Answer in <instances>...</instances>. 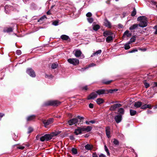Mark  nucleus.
<instances>
[{
	"label": "nucleus",
	"instance_id": "nucleus-62",
	"mask_svg": "<svg viewBox=\"0 0 157 157\" xmlns=\"http://www.w3.org/2000/svg\"><path fill=\"white\" fill-rule=\"evenodd\" d=\"M147 112L148 114H150L152 113V112L150 110H148L147 111Z\"/></svg>",
	"mask_w": 157,
	"mask_h": 157
},
{
	"label": "nucleus",
	"instance_id": "nucleus-41",
	"mask_svg": "<svg viewBox=\"0 0 157 157\" xmlns=\"http://www.w3.org/2000/svg\"><path fill=\"white\" fill-rule=\"evenodd\" d=\"M144 84L145 87L146 88H148L150 86L149 84L147 83L146 81H145L144 82Z\"/></svg>",
	"mask_w": 157,
	"mask_h": 157
},
{
	"label": "nucleus",
	"instance_id": "nucleus-39",
	"mask_svg": "<svg viewBox=\"0 0 157 157\" xmlns=\"http://www.w3.org/2000/svg\"><path fill=\"white\" fill-rule=\"evenodd\" d=\"M136 14V10L135 8H134L133 11L131 13V15L132 16H135Z\"/></svg>",
	"mask_w": 157,
	"mask_h": 157
},
{
	"label": "nucleus",
	"instance_id": "nucleus-30",
	"mask_svg": "<svg viewBox=\"0 0 157 157\" xmlns=\"http://www.w3.org/2000/svg\"><path fill=\"white\" fill-rule=\"evenodd\" d=\"M112 80H109L108 81H106L105 79H104L102 80V82L104 84H110L112 82Z\"/></svg>",
	"mask_w": 157,
	"mask_h": 157
},
{
	"label": "nucleus",
	"instance_id": "nucleus-56",
	"mask_svg": "<svg viewBox=\"0 0 157 157\" xmlns=\"http://www.w3.org/2000/svg\"><path fill=\"white\" fill-rule=\"evenodd\" d=\"M95 66V64L92 63L90 64L89 65V67H93Z\"/></svg>",
	"mask_w": 157,
	"mask_h": 157
},
{
	"label": "nucleus",
	"instance_id": "nucleus-38",
	"mask_svg": "<svg viewBox=\"0 0 157 157\" xmlns=\"http://www.w3.org/2000/svg\"><path fill=\"white\" fill-rule=\"evenodd\" d=\"M135 40L136 37L135 36H133L131 38L130 41L129 42L131 43L132 42H134L135 41Z\"/></svg>",
	"mask_w": 157,
	"mask_h": 157
},
{
	"label": "nucleus",
	"instance_id": "nucleus-8",
	"mask_svg": "<svg viewBox=\"0 0 157 157\" xmlns=\"http://www.w3.org/2000/svg\"><path fill=\"white\" fill-rule=\"evenodd\" d=\"M78 122V119L75 118L70 119L68 121V123L70 125H73L77 123Z\"/></svg>",
	"mask_w": 157,
	"mask_h": 157
},
{
	"label": "nucleus",
	"instance_id": "nucleus-51",
	"mask_svg": "<svg viewBox=\"0 0 157 157\" xmlns=\"http://www.w3.org/2000/svg\"><path fill=\"white\" fill-rule=\"evenodd\" d=\"M89 107L90 108H93L94 105L92 103H90L89 105Z\"/></svg>",
	"mask_w": 157,
	"mask_h": 157
},
{
	"label": "nucleus",
	"instance_id": "nucleus-6",
	"mask_svg": "<svg viewBox=\"0 0 157 157\" xmlns=\"http://www.w3.org/2000/svg\"><path fill=\"white\" fill-rule=\"evenodd\" d=\"M27 73L32 77H34L36 76L34 71L31 68L28 69L27 70Z\"/></svg>",
	"mask_w": 157,
	"mask_h": 157
},
{
	"label": "nucleus",
	"instance_id": "nucleus-43",
	"mask_svg": "<svg viewBox=\"0 0 157 157\" xmlns=\"http://www.w3.org/2000/svg\"><path fill=\"white\" fill-rule=\"evenodd\" d=\"M4 32H10V29L9 28H5L4 29Z\"/></svg>",
	"mask_w": 157,
	"mask_h": 157
},
{
	"label": "nucleus",
	"instance_id": "nucleus-11",
	"mask_svg": "<svg viewBox=\"0 0 157 157\" xmlns=\"http://www.w3.org/2000/svg\"><path fill=\"white\" fill-rule=\"evenodd\" d=\"M121 106V105L120 104H116L110 107L109 109L111 111H114L117 108Z\"/></svg>",
	"mask_w": 157,
	"mask_h": 157
},
{
	"label": "nucleus",
	"instance_id": "nucleus-36",
	"mask_svg": "<svg viewBox=\"0 0 157 157\" xmlns=\"http://www.w3.org/2000/svg\"><path fill=\"white\" fill-rule=\"evenodd\" d=\"M58 66V64L56 63H53L52 64L51 67L53 69L56 68Z\"/></svg>",
	"mask_w": 157,
	"mask_h": 157
},
{
	"label": "nucleus",
	"instance_id": "nucleus-64",
	"mask_svg": "<svg viewBox=\"0 0 157 157\" xmlns=\"http://www.w3.org/2000/svg\"><path fill=\"white\" fill-rule=\"evenodd\" d=\"M47 14L48 15H50V14L51 13L50 12V11H48L47 12Z\"/></svg>",
	"mask_w": 157,
	"mask_h": 157
},
{
	"label": "nucleus",
	"instance_id": "nucleus-28",
	"mask_svg": "<svg viewBox=\"0 0 157 157\" xmlns=\"http://www.w3.org/2000/svg\"><path fill=\"white\" fill-rule=\"evenodd\" d=\"M5 10L6 13H9L10 8L8 5H6L5 6Z\"/></svg>",
	"mask_w": 157,
	"mask_h": 157
},
{
	"label": "nucleus",
	"instance_id": "nucleus-63",
	"mask_svg": "<svg viewBox=\"0 0 157 157\" xmlns=\"http://www.w3.org/2000/svg\"><path fill=\"white\" fill-rule=\"evenodd\" d=\"M87 124H90V121H86L85 122Z\"/></svg>",
	"mask_w": 157,
	"mask_h": 157
},
{
	"label": "nucleus",
	"instance_id": "nucleus-54",
	"mask_svg": "<svg viewBox=\"0 0 157 157\" xmlns=\"http://www.w3.org/2000/svg\"><path fill=\"white\" fill-rule=\"evenodd\" d=\"M154 28L155 29L156 31L155 32V34H157V25H155L154 27Z\"/></svg>",
	"mask_w": 157,
	"mask_h": 157
},
{
	"label": "nucleus",
	"instance_id": "nucleus-42",
	"mask_svg": "<svg viewBox=\"0 0 157 157\" xmlns=\"http://www.w3.org/2000/svg\"><path fill=\"white\" fill-rule=\"evenodd\" d=\"M45 18H46V17L45 15H44L40 18V19L38 20V21L40 22L41 21H42Z\"/></svg>",
	"mask_w": 157,
	"mask_h": 157
},
{
	"label": "nucleus",
	"instance_id": "nucleus-35",
	"mask_svg": "<svg viewBox=\"0 0 157 157\" xmlns=\"http://www.w3.org/2000/svg\"><path fill=\"white\" fill-rule=\"evenodd\" d=\"M113 144L115 145H118L119 144L118 141L116 139H114L113 141Z\"/></svg>",
	"mask_w": 157,
	"mask_h": 157
},
{
	"label": "nucleus",
	"instance_id": "nucleus-16",
	"mask_svg": "<svg viewBox=\"0 0 157 157\" xmlns=\"http://www.w3.org/2000/svg\"><path fill=\"white\" fill-rule=\"evenodd\" d=\"M60 38L63 40H68L70 41L71 40L70 38L67 35H63L60 36Z\"/></svg>",
	"mask_w": 157,
	"mask_h": 157
},
{
	"label": "nucleus",
	"instance_id": "nucleus-46",
	"mask_svg": "<svg viewBox=\"0 0 157 157\" xmlns=\"http://www.w3.org/2000/svg\"><path fill=\"white\" fill-rule=\"evenodd\" d=\"M16 53L17 55H20L21 53V51L20 50H18L16 51Z\"/></svg>",
	"mask_w": 157,
	"mask_h": 157
},
{
	"label": "nucleus",
	"instance_id": "nucleus-18",
	"mask_svg": "<svg viewBox=\"0 0 157 157\" xmlns=\"http://www.w3.org/2000/svg\"><path fill=\"white\" fill-rule=\"evenodd\" d=\"M96 93L99 95L106 94V90H100L96 91Z\"/></svg>",
	"mask_w": 157,
	"mask_h": 157
},
{
	"label": "nucleus",
	"instance_id": "nucleus-45",
	"mask_svg": "<svg viewBox=\"0 0 157 157\" xmlns=\"http://www.w3.org/2000/svg\"><path fill=\"white\" fill-rule=\"evenodd\" d=\"M147 104H145L143 105L142 106H141V109H145L147 108Z\"/></svg>",
	"mask_w": 157,
	"mask_h": 157
},
{
	"label": "nucleus",
	"instance_id": "nucleus-3",
	"mask_svg": "<svg viewBox=\"0 0 157 157\" xmlns=\"http://www.w3.org/2000/svg\"><path fill=\"white\" fill-rule=\"evenodd\" d=\"M60 103V102L57 101H47L45 103V105H52L53 106H58Z\"/></svg>",
	"mask_w": 157,
	"mask_h": 157
},
{
	"label": "nucleus",
	"instance_id": "nucleus-55",
	"mask_svg": "<svg viewBox=\"0 0 157 157\" xmlns=\"http://www.w3.org/2000/svg\"><path fill=\"white\" fill-rule=\"evenodd\" d=\"M99 157H106V156L105 155L103 154H101L99 155Z\"/></svg>",
	"mask_w": 157,
	"mask_h": 157
},
{
	"label": "nucleus",
	"instance_id": "nucleus-22",
	"mask_svg": "<svg viewBox=\"0 0 157 157\" xmlns=\"http://www.w3.org/2000/svg\"><path fill=\"white\" fill-rule=\"evenodd\" d=\"M98 105H100L104 102V100L101 98H98L96 101Z\"/></svg>",
	"mask_w": 157,
	"mask_h": 157
},
{
	"label": "nucleus",
	"instance_id": "nucleus-2",
	"mask_svg": "<svg viewBox=\"0 0 157 157\" xmlns=\"http://www.w3.org/2000/svg\"><path fill=\"white\" fill-rule=\"evenodd\" d=\"M137 21H140V23L138 24L139 26L144 27L147 25V18L144 16L139 17L137 18Z\"/></svg>",
	"mask_w": 157,
	"mask_h": 157
},
{
	"label": "nucleus",
	"instance_id": "nucleus-12",
	"mask_svg": "<svg viewBox=\"0 0 157 157\" xmlns=\"http://www.w3.org/2000/svg\"><path fill=\"white\" fill-rule=\"evenodd\" d=\"M97 94L94 92L92 93L87 98L88 100L91 99H94L96 98L97 96Z\"/></svg>",
	"mask_w": 157,
	"mask_h": 157
},
{
	"label": "nucleus",
	"instance_id": "nucleus-60",
	"mask_svg": "<svg viewBox=\"0 0 157 157\" xmlns=\"http://www.w3.org/2000/svg\"><path fill=\"white\" fill-rule=\"evenodd\" d=\"M83 89L85 90H87V86H85V87H84L83 88Z\"/></svg>",
	"mask_w": 157,
	"mask_h": 157
},
{
	"label": "nucleus",
	"instance_id": "nucleus-34",
	"mask_svg": "<svg viewBox=\"0 0 157 157\" xmlns=\"http://www.w3.org/2000/svg\"><path fill=\"white\" fill-rule=\"evenodd\" d=\"M104 147H105V151L106 152L107 155H109L110 153L109 152V150L106 145H105Z\"/></svg>",
	"mask_w": 157,
	"mask_h": 157
},
{
	"label": "nucleus",
	"instance_id": "nucleus-59",
	"mask_svg": "<svg viewBox=\"0 0 157 157\" xmlns=\"http://www.w3.org/2000/svg\"><path fill=\"white\" fill-rule=\"evenodd\" d=\"M90 123H91L94 124V123H95V121L94 120H92V121H90Z\"/></svg>",
	"mask_w": 157,
	"mask_h": 157
},
{
	"label": "nucleus",
	"instance_id": "nucleus-23",
	"mask_svg": "<svg viewBox=\"0 0 157 157\" xmlns=\"http://www.w3.org/2000/svg\"><path fill=\"white\" fill-rule=\"evenodd\" d=\"M106 40L107 42L109 43L110 42L113 41V37L111 35L109 36L106 38Z\"/></svg>",
	"mask_w": 157,
	"mask_h": 157
},
{
	"label": "nucleus",
	"instance_id": "nucleus-53",
	"mask_svg": "<svg viewBox=\"0 0 157 157\" xmlns=\"http://www.w3.org/2000/svg\"><path fill=\"white\" fill-rule=\"evenodd\" d=\"M137 49H133L129 52L130 53H133L136 52H137Z\"/></svg>",
	"mask_w": 157,
	"mask_h": 157
},
{
	"label": "nucleus",
	"instance_id": "nucleus-7",
	"mask_svg": "<svg viewBox=\"0 0 157 157\" xmlns=\"http://www.w3.org/2000/svg\"><path fill=\"white\" fill-rule=\"evenodd\" d=\"M53 118H50L48 120H44L43 122L44 125L45 127H46L47 125L50 124L51 123L53 122Z\"/></svg>",
	"mask_w": 157,
	"mask_h": 157
},
{
	"label": "nucleus",
	"instance_id": "nucleus-20",
	"mask_svg": "<svg viewBox=\"0 0 157 157\" xmlns=\"http://www.w3.org/2000/svg\"><path fill=\"white\" fill-rule=\"evenodd\" d=\"M142 105V102L140 101H137L135 102L134 104L135 107L138 108L141 106Z\"/></svg>",
	"mask_w": 157,
	"mask_h": 157
},
{
	"label": "nucleus",
	"instance_id": "nucleus-31",
	"mask_svg": "<svg viewBox=\"0 0 157 157\" xmlns=\"http://www.w3.org/2000/svg\"><path fill=\"white\" fill-rule=\"evenodd\" d=\"M101 52V50H98L96 51V52L93 54V55L91 56H93L95 55H98L99 54H100Z\"/></svg>",
	"mask_w": 157,
	"mask_h": 157
},
{
	"label": "nucleus",
	"instance_id": "nucleus-26",
	"mask_svg": "<svg viewBox=\"0 0 157 157\" xmlns=\"http://www.w3.org/2000/svg\"><path fill=\"white\" fill-rule=\"evenodd\" d=\"M130 114L131 116L135 115L136 113V110L130 109Z\"/></svg>",
	"mask_w": 157,
	"mask_h": 157
},
{
	"label": "nucleus",
	"instance_id": "nucleus-32",
	"mask_svg": "<svg viewBox=\"0 0 157 157\" xmlns=\"http://www.w3.org/2000/svg\"><path fill=\"white\" fill-rule=\"evenodd\" d=\"M118 112L120 114H123L124 113V110L123 108H120L118 109Z\"/></svg>",
	"mask_w": 157,
	"mask_h": 157
},
{
	"label": "nucleus",
	"instance_id": "nucleus-29",
	"mask_svg": "<svg viewBox=\"0 0 157 157\" xmlns=\"http://www.w3.org/2000/svg\"><path fill=\"white\" fill-rule=\"evenodd\" d=\"M100 28V26L98 25H94L93 27V29L95 31H97Z\"/></svg>",
	"mask_w": 157,
	"mask_h": 157
},
{
	"label": "nucleus",
	"instance_id": "nucleus-1",
	"mask_svg": "<svg viewBox=\"0 0 157 157\" xmlns=\"http://www.w3.org/2000/svg\"><path fill=\"white\" fill-rule=\"evenodd\" d=\"M60 132L59 131H55L50 134H46L40 137V140L42 142L45 140L48 141L51 140L53 137L58 135Z\"/></svg>",
	"mask_w": 157,
	"mask_h": 157
},
{
	"label": "nucleus",
	"instance_id": "nucleus-61",
	"mask_svg": "<svg viewBox=\"0 0 157 157\" xmlns=\"http://www.w3.org/2000/svg\"><path fill=\"white\" fill-rule=\"evenodd\" d=\"M154 86H157V82H154Z\"/></svg>",
	"mask_w": 157,
	"mask_h": 157
},
{
	"label": "nucleus",
	"instance_id": "nucleus-25",
	"mask_svg": "<svg viewBox=\"0 0 157 157\" xmlns=\"http://www.w3.org/2000/svg\"><path fill=\"white\" fill-rule=\"evenodd\" d=\"M14 146L16 147L17 149L21 150H23L24 149L25 147V146H23V145H15Z\"/></svg>",
	"mask_w": 157,
	"mask_h": 157
},
{
	"label": "nucleus",
	"instance_id": "nucleus-19",
	"mask_svg": "<svg viewBox=\"0 0 157 157\" xmlns=\"http://www.w3.org/2000/svg\"><path fill=\"white\" fill-rule=\"evenodd\" d=\"M93 146L90 144H87L85 146V148L87 150H91L93 148Z\"/></svg>",
	"mask_w": 157,
	"mask_h": 157
},
{
	"label": "nucleus",
	"instance_id": "nucleus-21",
	"mask_svg": "<svg viewBox=\"0 0 157 157\" xmlns=\"http://www.w3.org/2000/svg\"><path fill=\"white\" fill-rule=\"evenodd\" d=\"M35 118V115H32L28 117L27 118V120L28 121H31L34 120Z\"/></svg>",
	"mask_w": 157,
	"mask_h": 157
},
{
	"label": "nucleus",
	"instance_id": "nucleus-37",
	"mask_svg": "<svg viewBox=\"0 0 157 157\" xmlns=\"http://www.w3.org/2000/svg\"><path fill=\"white\" fill-rule=\"evenodd\" d=\"M71 151L73 154H76L77 153V151L76 148H72Z\"/></svg>",
	"mask_w": 157,
	"mask_h": 157
},
{
	"label": "nucleus",
	"instance_id": "nucleus-52",
	"mask_svg": "<svg viewBox=\"0 0 157 157\" xmlns=\"http://www.w3.org/2000/svg\"><path fill=\"white\" fill-rule=\"evenodd\" d=\"M146 106H147V108H148L149 109L151 108V105H150V104L147 105V104Z\"/></svg>",
	"mask_w": 157,
	"mask_h": 157
},
{
	"label": "nucleus",
	"instance_id": "nucleus-13",
	"mask_svg": "<svg viewBox=\"0 0 157 157\" xmlns=\"http://www.w3.org/2000/svg\"><path fill=\"white\" fill-rule=\"evenodd\" d=\"M104 25L109 28H111L112 27V25L111 23L106 19H105L104 20Z\"/></svg>",
	"mask_w": 157,
	"mask_h": 157
},
{
	"label": "nucleus",
	"instance_id": "nucleus-10",
	"mask_svg": "<svg viewBox=\"0 0 157 157\" xmlns=\"http://www.w3.org/2000/svg\"><path fill=\"white\" fill-rule=\"evenodd\" d=\"M105 132L107 137L110 138L111 137L110 133V128L109 126H107L105 128Z\"/></svg>",
	"mask_w": 157,
	"mask_h": 157
},
{
	"label": "nucleus",
	"instance_id": "nucleus-40",
	"mask_svg": "<svg viewBox=\"0 0 157 157\" xmlns=\"http://www.w3.org/2000/svg\"><path fill=\"white\" fill-rule=\"evenodd\" d=\"M88 21L90 23H92L93 21V19L92 17H89L87 18Z\"/></svg>",
	"mask_w": 157,
	"mask_h": 157
},
{
	"label": "nucleus",
	"instance_id": "nucleus-4",
	"mask_svg": "<svg viewBox=\"0 0 157 157\" xmlns=\"http://www.w3.org/2000/svg\"><path fill=\"white\" fill-rule=\"evenodd\" d=\"M68 62L74 65H77L79 63V60L75 58H70L67 60Z\"/></svg>",
	"mask_w": 157,
	"mask_h": 157
},
{
	"label": "nucleus",
	"instance_id": "nucleus-48",
	"mask_svg": "<svg viewBox=\"0 0 157 157\" xmlns=\"http://www.w3.org/2000/svg\"><path fill=\"white\" fill-rule=\"evenodd\" d=\"M58 22L56 21H55L53 22V25L56 26L58 25Z\"/></svg>",
	"mask_w": 157,
	"mask_h": 157
},
{
	"label": "nucleus",
	"instance_id": "nucleus-58",
	"mask_svg": "<svg viewBox=\"0 0 157 157\" xmlns=\"http://www.w3.org/2000/svg\"><path fill=\"white\" fill-rule=\"evenodd\" d=\"M118 26H119V27H120V28H123V25H122L121 24H119L118 25Z\"/></svg>",
	"mask_w": 157,
	"mask_h": 157
},
{
	"label": "nucleus",
	"instance_id": "nucleus-49",
	"mask_svg": "<svg viewBox=\"0 0 157 157\" xmlns=\"http://www.w3.org/2000/svg\"><path fill=\"white\" fill-rule=\"evenodd\" d=\"M106 94H107L108 93H112L113 92V90H110L108 91L106 90Z\"/></svg>",
	"mask_w": 157,
	"mask_h": 157
},
{
	"label": "nucleus",
	"instance_id": "nucleus-47",
	"mask_svg": "<svg viewBox=\"0 0 157 157\" xmlns=\"http://www.w3.org/2000/svg\"><path fill=\"white\" fill-rule=\"evenodd\" d=\"M86 16L88 17H90L92 16V14L90 12H88L86 13Z\"/></svg>",
	"mask_w": 157,
	"mask_h": 157
},
{
	"label": "nucleus",
	"instance_id": "nucleus-9",
	"mask_svg": "<svg viewBox=\"0 0 157 157\" xmlns=\"http://www.w3.org/2000/svg\"><path fill=\"white\" fill-rule=\"evenodd\" d=\"M82 130V132H89L91 131L92 129V127L91 126H83L81 127Z\"/></svg>",
	"mask_w": 157,
	"mask_h": 157
},
{
	"label": "nucleus",
	"instance_id": "nucleus-27",
	"mask_svg": "<svg viewBox=\"0 0 157 157\" xmlns=\"http://www.w3.org/2000/svg\"><path fill=\"white\" fill-rule=\"evenodd\" d=\"M131 36V34L129 33V31H126L123 34V36H126L128 37H129Z\"/></svg>",
	"mask_w": 157,
	"mask_h": 157
},
{
	"label": "nucleus",
	"instance_id": "nucleus-24",
	"mask_svg": "<svg viewBox=\"0 0 157 157\" xmlns=\"http://www.w3.org/2000/svg\"><path fill=\"white\" fill-rule=\"evenodd\" d=\"M138 25L137 24H134L132 26H131L129 28V29L131 30H134L136 29V28H137Z\"/></svg>",
	"mask_w": 157,
	"mask_h": 157
},
{
	"label": "nucleus",
	"instance_id": "nucleus-44",
	"mask_svg": "<svg viewBox=\"0 0 157 157\" xmlns=\"http://www.w3.org/2000/svg\"><path fill=\"white\" fill-rule=\"evenodd\" d=\"M33 130V129L32 127H29L28 128V133H30L32 132Z\"/></svg>",
	"mask_w": 157,
	"mask_h": 157
},
{
	"label": "nucleus",
	"instance_id": "nucleus-15",
	"mask_svg": "<svg viewBox=\"0 0 157 157\" xmlns=\"http://www.w3.org/2000/svg\"><path fill=\"white\" fill-rule=\"evenodd\" d=\"M82 127H78L77 129H76L75 131V133L76 135H78L79 134H81L82 132Z\"/></svg>",
	"mask_w": 157,
	"mask_h": 157
},
{
	"label": "nucleus",
	"instance_id": "nucleus-14",
	"mask_svg": "<svg viewBox=\"0 0 157 157\" xmlns=\"http://www.w3.org/2000/svg\"><path fill=\"white\" fill-rule=\"evenodd\" d=\"M122 119V115H118L115 117L114 119L117 123H118L121 122Z\"/></svg>",
	"mask_w": 157,
	"mask_h": 157
},
{
	"label": "nucleus",
	"instance_id": "nucleus-17",
	"mask_svg": "<svg viewBox=\"0 0 157 157\" xmlns=\"http://www.w3.org/2000/svg\"><path fill=\"white\" fill-rule=\"evenodd\" d=\"M103 36L105 37L110 36L113 34L112 32L110 31H106L103 32Z\"/></svg>",
	"mask_w": 157,
	"mask_h": 157
},
{
	"label": "nucleus",
	"instance_id": "nucleus-57",
	"mask_svg": "<svg viewBox=\"0 0 157 157\" xmlns=\"http://www.w3.org/2000/svg\"><path fill=\"white\" fill-rule=\"evenodd\" d=\"M4 114L0 113V119L4 116Z\"/></svg>",
	"mask_w": 157,
	"mask_h": 157
},
{
	"label": "nucleus",
	"instance_id": "nucleus-33",
	"mask_svg": "<svg viewBox=\"0 0 157 157\" xmlns=\"http://www.w3.org/2000/svg\"><path fill=\"white\" fill-rule=\"evenodd\" d=\"M130 43L129 42H128V43L126 44L125 45L124 48L126 50H127L130 48V46L129 44Z\"/></svg>",
	"mask_w": 157,
	"mask_h": 157
},
{
	"label": "nucleus",
	"instance_id": "nucleus-50",
	"mask_svg": "<svg viewBox=\"0 0 157 157\" xmlns=\"http://www.w3.org/2000/svg\"><path fill=\"white\" fill-rule=\"evenodd\" d=\"M93 157H98L97 154L95 152H94L93 153L92 155Z\"/></svg>",
	"mask_w": 157,
	"mask_h": 157
},
{
	"label": "nucleus",
	"instance_id": "nucleus-5",
	"mask_svg": "<svg viewBox=\"0 0 157 157\" xmlns=\"http://www.w3.org/2000/svg\"><path fill=\"white\" fill-rule=\"evenodd\" d=\"M75 55L76 57H80L81 59L84 57V55L82 54L81 51L77 49L75 50Z\"/></svg>",
	"mask_w": 157,
	"mask_h": 157
}]
</instances>
